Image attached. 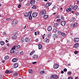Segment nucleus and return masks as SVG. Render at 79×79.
<instances>
[{
  "label": "nucleus",
  "mask_w": 79,
  "mask_h": 79,
  "mask_svg": "<svg viewBox=\"0 0 79 79\" xmlns=\"http://www.w3.org/2000/svg\"><path fill=\"white\" fill-rule=\"evenodd\" d=\"M69 7L70 9H71V10L73 9V6H69Z\"/></svg>",
  "instance_id": "obj_26"
},
{
  "label": "nucleus",
  "mask_w": 79,
  "mask_h": 79,
  "mask_svg": "<svg viewBox=\"0 0 79 79\" xmlns=\"http://www.w3.org/2000/svg\"><path fill=\"white\" fill-rule=\"evenodd\" d=\"M58 26V23H56L54 24V26H55V27H57Z\"/></svg>",
  "instance_id": "obj_36"
},
{
  "label": "nucleus",
  "mask_w": 79,
  "mask_h": 79,
  "mask_svg": "<svg viewBox=\"0 0 79 79\" xmlns=\"http://www.w3.org/2000/svg\"><path fill=\"white\" fill-rule=\"evenodd\" d=\"M48 37H50V34H48Z\"/></svg>",
  "instance_id": "obj_63"
},
{
  "label": "nucleus",
  "mask_w": 79,
  "mask_h": 79,
  "mask_svg": "<svg viewBox=\"0 0 79 79\" xmlns=\"http://www.w3.org/2000/svg\"><path fill=\"white\" fill-rule=\"evenodd\" d=\"M68 79H73V78L72 77H68Z\"/></svg>",
  "instance_id": "obj_58"
},
{
  "label": "nucleus",
  "mask_w": 79,
  "mask_h": 79,
  "mask_svg": "<svg viewBox=\"0 0 79 79\" xmlns=\"http://www.w3.org/2000/svg\"><path fill=\"white\" fill-rule=\"evenodd\" d=\"M25 42L26 43H29L31 42V40H30V38L29 37H26L25 39Z\"/></svg>",
  "instance_id": "obj_4"
},
{
  "label": "nucleus",
  "mask_w": 79,
  "mask_h": 79,
  "mask_svg": "<svg viewBox=\"0 0 79 79\" xmlns=\"http://www.w3.org/2000/svg\"><path fill=\"white\" fill-rule=\"evenodd\" d=\"M35 42H38L39 41V39H37L36 40H35Z\"/></svg>",
  "instance_id": "obj_60"
},
{
  "label": "nucleus",
  "mask_w": 79,
  "mask_h": 79,
  "mask_svg": "<svg viewBox=\"0 0 79 79\" xmlns=\"http://www.w3.org/2000/svg\"><path fill=\"white\" fill-rule=\"evenodd\" d=\"M38 15V13L37 12H35L33 13L32 15L33 18H36Z\"/></svg>",
  "instance_id": "obj_3"
},
{
  "label": "nucleus",
  "mask_w": 79,
  "mask_h": 79,
  "mask_svg": "<svg viewBox=\"0 0 79 79\" xmlns=\"http://www.w3.org/2000/svg\"><path fill=\"white\" fill-rule=\"evenodd\" d=\"M48 5H47V4H46L44 6L45 7H46V8H47L48 7V6H48Z\"/></svg>",
  "instance_id": "obj_45"
},
{
  "label": "nucleus",
  "mask_w": 79,
  "mask_h": 79,
  "mask_svg": "<svg viewBox=\"0 0 79 79\" xmlns=\"http://www.w3.org/2000/svg\"><path fill=\"white\" fill-rule=\"evenodd\" d=\"M29 5H30V4H29V3H27V4L26 5V6H29Z\"/></svg>",
  "instance_id": "obj_62"
},
{
  "label": "nucleus",
  "mask_w": 79,
  "mask_h": 79,
  "mask_svg": "<svg viewBox=\"0 0 79 79\" xmlns=\"http://www.w3.org/2000/svg\"><path fill=\"white\" fill-rule=\"evenodd\" d=\"M47 5H49L48 6H50V5H52V3L49 2L48 3Z\"/></svg>",
  "instance_id": "obj_48"
},
{
  "label": "nucleus",
  "mask_w": 79,
  "mask_h": 79,
  "mask_svg": "<svg viewBox=\"0 0 79 79\" xmlns=\"http://www.w3.org/2000/svg\"><path fill=\"white\" fill-rule=\"evenodd\" d=\"M21 5L19 4L18 5V7L19 8H21Z\"/></svg>",
  "instance_id": "obj_47"
},
{
  "label": "nucleus",
  "mask_w": 79,
  "mask_h": 79,
  "mask_svg": "<svg viewBox=\"0 0 79 79\" xmlns=\"http://www.w3.org/2000/svg\"><path fill=\"white\" fill-rule=\"evenodd\" d=\"M35 0H31L30 3L31 6H34L35 5Z\"/></svg>",
  "instance_id": "obj_5"
},
{
  "label": "nucleus",
  "mask_w": 79,
  "mask_h": 79,
  "mask_svg": "<svg viewBox=\"0 0 79 79\" xmlns=\"http://www.w3.org/2000/svg\"><path fill=\"white\" fill-rule=\"evenodd\" d=\"M20 55H23V52L22 51L20 53Z\"/></svg>",
  "instance_id": "obj_61"
},
{
  "label": "nucleus",
  "mask_w": 79,
  "mask_h": 79,
  "mask_svg": "<svg viewBox=\"0 0 79 79\" xmlns=\"http://www.w3.org/2000/svg\"><path fill=\"white\" fill-rule=\"evenodd\" d=\"M11 19L10 18H7L6 19V21H10V20Z\"/></svg>",
  "instance_id": "obj_39"
},
{
  "label": "nucleus",
  "mask_w": 79,
  "mask_h": 79,
  "mask_svg": "<svg viewBox=\"0 0 79 79\" xmlns=\"http://www.w3.org/2000/svg\"><path fill=\"white\" fill-rule=\"evenodd\" d=\"M79 12H77V13H76V16H78V15H79Z\"/></svg>",
  "instance_id": "obj_54"
},
{
  "label": "nucleus",
  "mask_w": 79,
  "mask_h": 79,
  "mask_svg": "<svg viewBox=\"0 0 79 79\" xmlns=\"http://www.w3.org/2000/svg\"><path fill=\"white\" fill-rule=\"evenodd\" d=\"M32 8V9H35V8H36V6L33 5Z\"/></svg>",
  "instance_id": "obj_42"
},
{
  "label": "nucleus",
  "mask_w": 79,
  "mask_h": 79,
  "mask_svg": "<svg viewBox=\"0 0 79 79\" xmlns=\"http://www.w3.org/2000/svg\"><path fill=\"white\" fill-rule=\"evenodd\" d=\"M53 37L54 39L55 38H56V34L53 35Z\"/></svg>",
  "instance_id": "obj_51"
},
{
  "label": "nucleus",
  "mask_w": 79,
  "mask_h": 79,
  "mask_svg": "<svg viewBox=\"0 0 79 79\" xmlns=\"http://www.w3.org/2000/svg\"><path fill=\"white\" fill-rule=\"evenodd\" d=\"M34 52H35V51H32V52L30 53V55H32L33 54V53H34Z\"/></svg>",
  "instance_id": "obj_32"
},
{
  "label": "nucleus",
  "mask_w": 79,
  "mask_h": 79,
  "mask_svg": "<svg viewBox=\"0 0 79 79\" xmlns=\"http://www.w3.org/2000/svg\"><path fill=\"white\" fill-rule=\"evenodd\" d=\"M59 67V66L57 64H55L53 65V67L54 69H57Z\"/></svg>",
  "instance_id": "obj_9"
},
{
  "label": "nucleus",
  "mask_w": 79,
  "mask_h": 79,
  "mask_svg": "<svg viewBox=\"0 0 79 79\" xmlns=\"http://www.w3.org/2000/svg\"><path fill=\"white\" fill-rule=\"evenodd\" d=\"M40 15H44V11H40Z\"/></svg>",
  "instance_id": "obj_19"
},
{
  "label": "nucleus",
  "mask_w": 79,
  "mask_h": 79,
  "mask_svg": "<svg viewBox=\"0 0 79 79\" xmlns=\"http://www.w3.org/2000/svg\"><path fill=\"white\" fill-rule=\"evenodd\" d=\"M24 39L21 38V43H23V42H24Z\"/></svg>",
  "instance_id": "obj_35"
},
{
  "label": "nucleus",
  "mask_w": 79,
  "mask_h": 79,
  "mask_svg": "<svg viewBox=\"0 0 79 79\" xmlns=\"http://www.w3.org/2000/svg\"><path fill=\"white\" fill-rule=\"evenodd\" d=\"M57 18L59 19L60 18V15H58L56 17Z\"/></svg>",
  "instance_id": "obj_59"
},
{
  "label": "nucleus",
  "mask_w": 79,
  "mask_h": 79,
  "mask_svg": "<svg viewBox=\"0 0 79 79\" xmlns=\"http://www.w3.org/2000/svg\"><path fill=\"white\" fill-rule=\"evenodd\" d=\"M10 53H13L15 52V50L11 49L10 51Z\"/></svg>",
  "instance_id": "obj_28"
},
{
  "label": "nucleus",
  "mask_w": 79,
  "mask_h": 79,
  "mask_svg": "<svg viewBox=\"0 0 79 79\" xmlns=\"http://www.w3.org/2000/svg\"><path fill=\"white\" fill-rule=\"evenodd\" d=\"M30 29L31 31H33L34 30V29L33 28H31Z\"/></svg>",
  "instance_id": "obj_52"
},
{
  "label": "nucleus",
  "mask_w": 79,
  "mask_h": 79,
  "mask_svg": "<svg viewBox=\"0 0 79 79\" xmlns=\"http://www.w3.org/2000/svg\"><path fill=\"white\" fill-rule=\"evenodd\" d=\"M44 41V42H46V43H49V41H50V40L46 38L45 39Z\"/></svg>",
  "instance_id": "obj_15"
},
{
  "label": "nucleus",
  "mask_w": 79,
  "mask_h": 79,
  "mask_svg": "<svg viewBox=\"0 0 79 79\" xmlns=\"http://www.w3.org/2000/svg\"><path fill=\"white\" fill-rule=\"evenodd\" d=\"M15 47H16V48H17V49H19V48H21V46H20V45H16Z\"/></svg>",
  "instance_id": "obj_22"
},
{
  "label": "nucleus",
  "mask_w": 79,
  "mask_h": 79,
  "mask_svg": "<svg viewBox=\"0 0 79 79\" xmlns=\"http://www.w3.org/2000/svg\"><path fill=\"white\" fill-rule=\"evenodd\" d=\"M18 63H16L14 64L13 68H18Z\"/></svg>",
  "instance_id": "obj_10"
},
{
  "label": "nucleus",
  "mask_w": 79,
  "mask_h": 79,
  "mask_svg": "<svg viewBox=\"0 0 79 79\" xmlns=\"http://www.w3.org/2000/svg\"><path fill=\"white\" fill-rule=\"evenodd\" d=\"M3 35H6V33L5 32H4L2 33Z\"/></svg>",
  "instance_id": "obj_53"
},
{
  "label": "nucleus",
  "mask_w": 79,
  "mask_h": 79,
  "mask_svg": "<svg viewBox=\"0 0 79 79\" xmlns=\"http://www.w3.org/2000/svg\"><path fill=\"white\" fill-rule=\"evenodd\" d=\"M47 29L48 31H52V26H48V27Z\"/></svg>",
  "instance_id": "obj_12"
},
{
  "label": "nucleus",
  "mask_w": 79,
  "mask_h": 79,
  "mask_svg": "<svg viewBox=\"0 0 79 79\" xmlns=\"http://www.w3.org/2000/svg\"><path fill=\"white\" fill-rule=\"evenodd\" d=\"M76 21V18L74 17H73L72 19H71V21Z\"/></svg>",
  "instance_id": "obj_30"
},
{
  "label": "nucleus",
  "mask_w": 79,
  "mask_h": 79,
  "mask_svg": "<svg viewBox=\"0 0 79 79\" xmlns=\"http://www.w3.org/2000/svg\"><path fill=\"white\" fill-rule=\"evenodd\" d=\"M16 46H14L12 48V50H15V49H16Z\"/></svg>",
  "instance_id": "obj_37"
},
{
  "label": "nucleus",
  "mask_w": 79,
  "mask_h": 79,
  "mask_svg": "<svg viewBox=\"0 0 79 79\" xmlns=\"http://www.w3.org/2000/svg\"><path fill=\"white\" fill-rule=\"evenodd\" d=\"M61 19L62 20H64V16L61 17Z\"/></svg>",
  "instance_id": "obj_44"
},
{
  "label": "nucleus",
  "mask_w": 79,
  "mask_h": 79,
  "mask_svg": "<svg viewBox=\"0 0 79 79\" xmlns=\"http://www.w3.org/2000/svg\"><path fill=\"white\" fill-rule=\"evenodd\" d=\"M28 72L29 73H30V74H31V73H32V70L31 69H30L28 70Z\"/></svg>",
  "instance_id": "obj_31"
},
{
  "label": "nucleus",
  "mask_w": 79,
  "mask_h": 79,
  "mask_svg": "<svg viewBox=\"0 0 79 79\" xmlns=\"http://www.w3.org/2000/svg\"><path fill=\"white\" fill-rule=\"evenodd\" d=\"M38 47H39V50L41 49V48H42V45H41V44H39L38 45Z\"/></svg>",
  "instance_id": "obj_21"
},
{
  "label": "nucleus",
  "mask_w": 79,
  "mask_h": 79,
  "mask_svg": "<svg viewBox=\"0 0 79 79\" xmlns=\"http://www.w3.org/2000/svg\"><path fill=\"white\" fill-rule=\"evenodd\" d=\"M56 34V38H58V35L56 34Z\"/></svg>",
  "instance_id": "obj_56"
},
{
  "label": "nucleus",
  "mask_w": 79,
  "mask_h": 79,
  "mask_svg": "<svg viewBox=\"0 0 79 79\" xmlns=\"http://www.w3.org/2000/svg\"><path fill=\"white\" fill-rule=\"evenodd\" d=\"M18 60L19 59L18 58H14L12 60V62L14 63H15V62L18 61Z\"/></svg>",
  "instance_id": "obj_8"
},
{
  "label": "nucleus",
  "mask_w": 79,
  "mask_h": 79,
  "mask_svg": "<svg viewBox=\"0 0 79 79\" xmlns=\"http://www.w3.org/2000/svg\"><path fill=\"white\" fill-rule=\"evenodd\" d=\"M77 24V23L75 22L74 23L72 24L71 25V27L72 28H73V27H75Z\"/></svg>",
  "instance_id": "obj_7"
},
{
  "label": "nucleus",
  "mask_w": 79,
  "mask_h": 79,
  "mask_svg": "<svg viewBox=\"0 0 79 79\" xmlns=\"http://www.w3.org/2000/svg\"><path fill=\"white\" fill-rule=\"evenodd\" d=\"M78 52L77 51H75L74 52V53H75V54H77V53H78Z\"/></svg>",
  "instance_id": "obj_46"
},
{
  "label": "nucleus",
  "mask_w": 79,
  "mask_h": 79,
  "mask_svg": "<svg viewBox=\"0 0 79 79\" xmlns=\"http://www.w3.org/2000/svg\"><path fill=\"white\" fill-rule=\"evenodd\" d=\"M72 10V9H70L69 7V8H67L66 9V11L68 13L70 12V11H71Z\"/></svg>",
  "instance_id": "obj_16"
},
{
  "label": "nucleus",
  "mask_w": 79,
  "mask_h": 79,
  "mask_svg": "<svg viewBox=\"0 0 79 79\" xmlns=\"http://www.w3.org/2000/svg\"><path fill=\"white\" fill-rule=\"evenodd\" d=\"M18 23V20L15 19H14L12 21V25L13 26H16V24Z\"/></svg>",
  "instance_id": "obj_1"
},
{
  "label": "nucleus",
  "mask_w": 79,
  "mask_h": 79,
  "mask_svg": "<svg viewBox=\"0 0 79 79\" xmlns=\"http://www.w3.org/2000/svg\"><path fill=\"white\" fill-rule=\"evenodd\" d=\"M59 78V77L56 74H53L51 76V79H57Z\"/></svg>",
  "instance_id": "obj_2"
},
{
  "label": "nucleus",
  "mask_w": 79,
  "mask_h": 79,
  "mask_svg": "<svg viewBox=\"0 0 79 79\" xmlns=\"http://www.w3.org/2000/svg\"><path fill=\"white\" fill-rule=\"evenodd\" d=\"M38 56L37 55H34L33 56V59H37Z\"/></svg>",
  "instance_id": "obj_18"
},
{
  "label": "nucleus",
  "mask_w": 79,
  "mask_h": 79,
  "mask_svg": "<svg viewBox=\"0 0 79 79\" xmlns=\"http://www.w3.org/2000/svg\"><path fill=\"white\" fill-rule=\"evenodd\" d=\"M63 71H64V72H66L67 71V69L65 68L64 69Z\"/></svg>",
  "instance_id": "obj_49"
},
{
  "label": "nucleus",
  "mask_w": 79,
  "mask_h": 79,
  "mask_svg": "<svg viewBox=\"0 0 79 79\" xmlns=\"http://www.w3.org/2000/svg\"><path fill=\"white\" fill-rule=\"evenodd\" d=\"M77 8V6L75 5L73 6V10H74V11H75Z\"/></svg>",
  "instance_id": "obj_25"
},
{
  "label": "nucleus",
  "mask_w": 79,
  "mask_h": 79,
  "mask_svg": "<svg viewBox=\"0 0 79 79\" xmlns=\"http://www.w3.org/2000/svg\"><path fill=\"white\" fill-rule=\"evenodd\" d=\"M61 33L62 32H61V31H58L57 32V34H59V35H61Z\"/></svg>",
  "instance_id": "obj_34"
},
{
  "label": "nucleus",
  "mask_w": 79,
  "mask_h": 79,
  "mask_svg": "<svg viewBox=\"0 0 79 79\" xmlns=\"http://www.w3.org/2000/svg\"><path fill=\"white\" fill-rule=\"evenodd\" d=\"M61 35L63 37H65L66 35V34L65 33L62 32L61 33Z\"/></svg>",
  "instance_id": "obj_23"
},
{
  "label": "nucleus",
  "mask_w": 79,
  "mask_h": 79,
  "mask_svg": "<svg viewBox=\"0 0 79 79\" xmlns=\"http://www.w3.org/2000/svg\"><path fill=\"white\" fill-rule=\"evenodd\" d=\"M48 18V16L47 15H45L44 16V19H47V18Z\"/></svg>",
  "instance_id": "obj_29"
},
{
  "label": "nucleus",
  "mask_w": 79,
  "mask_h": 79,
  "mask_svg": "<svg viewBox=\"0 0 79 79\" xmlns=\"http://www.w3.org/2000/svg\"><path fill=\"white\" fill-rule=\"evenodd\" d=\"M32 63L33 64H36V63H37V62H32Z\"/></svg>",
  "instance_id": "obj_57"
},
{
  "label": "nucleus",
  "mask_w": 79,
  "mask_h": 79,
  "mask_svg": "<svg viewBox=\"0 0 79 79\" xmlns=\"http://www.w3.org/2000/svg\"><path fill=\"white\" fill-rule=\"evenodd\" d=\"M13 75L14 76H18V73L17 72H14L13 73Z\"/></svg>",
  "instance_id": "obj_24"
},
{
  "label": "nucleus",
  "mask_w": 79,
  "mask_h": 79,
  "mask_svg": "<svg viewBox=\"0 0 79 79\" xmlns=\"http://www.w3.org/2000/svg\"><path fill=\"white\" fill-rule=\"evenodd\" d=\"M0 44L1 45H3L5 44V42H4L3 41H2L0 42Z\"/></svg>",
  "instance_id": "obj_33"
},
{
  "label": "nucleus",
  "mask_w": 79,
  "mask_h": 79,
  "mask_svg": "<svg viewBox=\"0 0 79 79\" xmlns=\"http://www.w3.org/2000/svg\"><path fill=\"white\" fill-rule=\"evenodd\" d=\"M56 7L55 6H54L53 7L52 9L53 10L54 9H56Z\"/></svg>",
  "instance_id": "obj_55"
},
{
  "label": "nucleus",
  "mask_w": 79,
  "mask_h": 79,
  "mask_svg": "<svg viewBox=\"0 0 79 79\" xmlns=\"http://www.w3.org/2000/svg\"><path fill=\"white\" fill-rule=\"evenodd\" d=\"M31 14V12H29L28 13H26L24 14L25 17H27Z\"/></svg>",
  "instance_id": "obj_11"
},
{
  "label": "nucleus",
  "mask_w": 79,
  "mask_h": 79,
  "mask_svg": "<svg viewBox=\"0 0 79 79\" xmlns=\"http://www.w3.org/2000/svg\"><path fill=\"white\" fill-rule=\"evenodd\" d=\"M29 15V16L28 17L29 19V20H32V15H31V13H30V14Z\"/></svg>",
  "instance_id": "obj_17"
},
{
  "label": "nucleus",
  "mask_w": 79,
  "mask_h": 79,
  "mask_svg": "<svg viewBox=\"0 0 79 79\" xmlns=\"http://www.w3.org/2000/svg\"><path fill=\"white\" fill-rule=\"evenodd\" d=\"M10 73V71L8 70H7L6 71H5V73L8 74V73Z\"/></svg>",
  "instance_id": "obj_41"
},
{
  "label": "nucleus",
  "mask_w": 79,
  "mask_h": 79,
  "mask_svg": "<svg viewBox=\"0 0 79 79\" xmlns=\"http://www.w3.org/2000/svg\"><path fill=\"white\" fill-rule=\"evenodd\" d=\"M45 73V72L44 71H41L40 73V74H43V73Z\"/></svg>",
  "instance_id": "obj_40"
},
{
  "label": "nucleus",
  "mask_w": 79,
  "mask_h": 79,
  "mask_svg": "<svg viewBox=\"0 0 79 79\" xmlns=\"http://www.w3.org/2000/svg\"><path fill=\"white\" fill-rule=\"evenodd\" d=\"M17 38V36L16 35H14L12 37V39H16V38Z\"/></svg>",
  "instance_id": "obj_20"
},
{
  "label": "nucleus",
  "mask_w": 79,
  "mask_h": 79,
  "mask_svg": "<svg viewBox=\"0 0 79 79\" xmlns=\"http://www.w3.org/2000/svg\"><path fill=\"white\" fill-rule=\"evenodd\" d=\"M8 58H9V56H6L4 57V59L5 60H8Z\"/></svg>",
  "instance_id": "obj_27"
},
{
  "label": "nucleus",
  "mask_w": 79,
  "mask_h": 79,
  "mask_svg": "<svg viewBox=\"0 0 79 79\" xmlns=\"http://www.w3.org/2000/svg\"><path fill=\"white\" fill-rule=\"evenodd\" d=\"M67 74L69 75H70V74H71V72H68Z\"/></svg>",
  "instance_id": "obj_50"
},
{
  "label": "nucleus",
  "mask_w": 79,
  "mask_h": 79,
  "mask_svg": "<svg viewBox=\"0 0 79 79\" xmlns=\"http://www.w3.org/2000/svg\"><path fill=\"white\" fill-rule=\"evenodd\" d=\"M79 46V44H78V43H77L74 45L73 47L74 48H77V47H78Z\"/></svg>",
  "instance_id": "obj_13"
},
{
  "label": "nucleus",
  "mask_w": 79,
  "mask_h": 79,
  "mask_svg": "<svg viewBox=\"0 0 79 79\" xmlns=\"http://www.w3.org/2000/svg\"><path fill=\"white\" fill-rule=\"evenodd\" d=\"M57 31V29L56 28H54L53 30V31L54 32H56Z\"/></svg>",
  "instance_id": "obj_38"
},
{
  "label": "nucleus",
  "mask_w": 79,
  "mask_h": 79,
  "mask_svg": "<svg viewBox=\"0 0 79 79\" xmlns=\"http://www.w3.org/2000/svg\"><path fill=\"white\" fill-rule=\"evenodd\" d=\"M74 40L75 42H78L79 41V38H76L74 39Z\"/></svg>",
  "instance_id": "obj_14"
},
{
  "label": "nucleus",
  "mask_w": 79,
  "mask_h": 79,
  "mask_svg": "<svg viewBox=\"0 0 79 79\" xmlns=\"http://www.w3.org/2000/svg\"><path fill=\"white\" fill-rule=\"evenodd\" d=\"M66 21H62L60 23V24L61 26H64L66 25Z\"/></svg>",
  "instance_id": "obj_6"
},
{
  "label": "nucleus",
  "mask_w": 79,
  "mask_h": 79,
  "mask_svg": "<svg viewBox=\"0 0 79 79\" xmlns=\"http://www.w3.org/2000/svg\"><path fill=\"white\" fill-rule=\"evenodd\" d=\"M60 20H61L60 19H57V23H59V22H60Z\"/></svg>",
  "instance_id": "obj_43"
},
{
  "label": "nucleus",
  "mask_w": 79,
  "mask_h": 79,
  "mask_svg": "<svg viewBox=\"0 0 79 79\" xmlns=\"http://www.w3.org/2000/svg\"><path fill=\"white\" fill-rule=\"evenodd\" d=\"M77 3L78 4H79V0L77 1Z\"/></svg>",
  "instance_id": "obj_64"
}]
</instances>
